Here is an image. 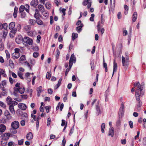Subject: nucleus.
Listing matches in <instances>:
<instances>
[{"instance_id": "1", "label": "nucleus", "mask_w": 146, "mask_h": 146, "mask_svg": "<svg viewBox=\"0 0 146 146\" xmlns=\"http://www.w3.org/2000/svg\"><path fill=\"white\" fill-rule=\"evenodd\" d=\"M144 84L143 83L140 84L139 82H138L137 83L134 84V86H136L137 87V89L136 91H137L138 92L140 93V96L142 97L144 94V91L143 90V86Z\"/></svg>"}, {"instance_id": "2", "label": "nucleus", "mask_w": 146, "mask_h": 146, "mask_svg": "<svg viewBox=\"0 0 146 146\" xmlns=\"http://www.w3.org/2000/svg\"><path fill=\"white\" fill-rule=\"evenodd\" d=\"M23 42L29 44V45H31L33 44V40L27 36H25L23 38Z\"/></svg>"}, {"instance_id": "3", "label": "nucleus", "mask_w": 146, "mask_h": 146, "mask_svg": "<svg viewBox=\"0 0 146 146\" xmlns=\"http://www.w3.org/2000/svg\"><path fill=\"white\" fill-rule=\"evenodd\" d=\"M122 62L123 66H124L126 67L127 66V63L128 62V60L129 58L127 57L125 59V58L122 56Z\"/></svg>"}, {"instance_id": "4", "label": "nucleus", "mask_w": 146, "mask_h": 146, "mask_svg": "<svg viewBox=\"0 0 146 146\" xmlns=\"http://www.w3.org/2000/svg\"><path fill=\"white\" fill-rule=\"evenodd\" d=\"M12 128L18 129L19 126V123L18 121H15L12 123L11 125Z\"/></svg>"}, {"instance_id": "5", "label": "nucleus", "mask_w": 146, "mask_h": 146, "mask_svg": "<svg viewBox=\"0 0 146 146\" xmlns=\"http://www.w3.org/2000/svg\"><path fill=\"white\" fill-rule=\"evenodd\" d=\"M16 41L18 44H19L22 42H23V38L21 35H18L16 38Z\"/></svg>"}, {"instance_id": "6", "label": "nucleus", "mask_w": 146, "mask_h": 146, "mask_svg": "<svg viewBox=\"0 0 146 146\" xmlns=\"http://www.w3.org/2000/svg\"><path fill=\"white\" fill-rule=\"evenodd\" d=\"M124 102H122L121 103V107L119 110V113L121 115H123L125 110L124 108Z\"/></svg>"}, {"instance_id": "7", "label": "nucleus", "mask_w": 146, "mask_h": 146, "mask_svg": "<svg viewBox=\"0 0 146 146\" xmlns=\"http://www.w3.org/2000/svg\"><path fill=\"white\" fill-rule=\"evenodd\" d=\"M4 115L6 118L8 119H10L12 118L11 115L7 110H5L4 112Z\"/></svg>"}, {"instance_id": "8", "label": "nucleus", "mask_w": 146, "mask_h": 146, "mask_svg": "<svg viewBox=\"0 0 146 146\" xmlns=\"http://www.w3.org/2000/svg\"><path fill=\"white\" fill-rule=\"evenodd\" d=\"M18 107L22 110H25L27 108L26 105L23 103H20L18 105Z\"/></svg>"}, {"instance_id": "9", "label": "nucleus", "mask_w": 146, "mask_h": 146, "mask_svg": "<svg viewBox=\"0 0 146 146\" xmlns=\"http://www.w3.org/2000/svg\"><path fill=\"white\" fill-rule=\"evenodd\" d=\"M34 17L37 19H40L41 17L39 13V11L37 9L35 10V13L34 15Z\"/></svg>"}, {"instance_id": "10", "label": "nucleus", "mask_w": 146, "mask_h": 146, "mask_svg": "<svg viewBox=\"0 0 146 146\" xmlns=\"http://www.w3.org/2000/svg\"><path fill=\"white\" fill-rule=\"evenodd\" d=\"M10 135L9 133H5L2 136V138L3 140H6L9 139L10 136Z\"/></svg>"}, {"instance_id": "11", "label": "nucleus", "mask_w": 146, "mask_h": 146, "mask_svg": "<svg viewBox=\"0 0 146 146\" xmlns=\"http://www.w3.org/2000/svg\"><path fill=\"white\" fill-rule=\"evenodd\" d=\"M6 85V82L5 81H3L0 84V88L1 89H5Z\"/></svg>"}, {"instance_id": "12", "label": "nucleus", "mask_w": 146, "mask_h": 146, "mask_svg": "<svg viewBox=\"0 0 146 146\" xmlns=\"http://www.w3.org/2000/svg\"><path fill=\"white\" fill-rule=\"evenodd\" d=\"M38 0H33L31 2L30 5L34 7H36L38 5Z\"/></svg>"}, {"instance_id": "13", "label": "nucleus", "mask_w": 146, "mask_h": 146, "mask_svg": "<svg viewBox=\"0 0 146 146\" xmlns=\"http://www.w3.org/2000/svg\"><path fill=\"white\" fill-rule=\"evenodd\" d=\"M96 110L97 115H98L101 113V111L100 110V107L98 105H96Z\"/></svg>"}, {"instance_id": "14", "label": "nucleus", "mask_w": 146, "mask_h": 146, "mask_svg": "<svg viewBox=\"0 0 146 146\" xmlns=\"http://www.w3.org/2000/svg\"><path fill=\"white\" fill-rule=\"evenodd\" d=\"M117 63L115 62V60H113V74L112 75V77L113 76L114 72H116L117 70Z\"/></svg>"}, {"instance_id": "15", "label": "nucleus", "mask_w": 146, "mask_h": 146, "mask_svg": "<svg viewBox=\"0 0 146 146\" xmlns=\"http://www.w3.org/2000/svg\"><path fill=\"white\" fill-rule=\"evenodd\" d=\"M137 91L138 90L135 91V96L136 100L138 101H140V97L141 96H140V93L138 92Z\"/></svg>"}, {"instance_id": "16", "label": "nucleus", "mask_w": 146, "mask_h": 146, "mask_svg": "<svg viewBox=\"0 0 146 146\" xmlns=\"http://www.w3.org/2000/svg\"><path fill=\"white\" fill-rule=\"evenodd\" d=\"M6 129V126L4 124L0 125V133H2L4 132Z\"/></svg>"}, {"instance_id": "17", "label": "nucleus", "mask_w": 146, "mask_h": 146, "mask_svg": "<svg viewBox=\"0 0 146 146\" xmlns=\"http://www.w3.org/2000/svg\"><path fill=\"white\" fill-rule=\"evenodd\" d=\"M12 56L14 59L18 58L20 56V53H17L14 52L12 54Z\"/></svg>"}, {"instance_id": "18", "label": "nucleus", "mask_w": 146, "mask_h": 146, "mask_svg": "<svg viewBox=\"0 0 146 146\" xmlns=\"http://www.w3.org/2000/svg\"><path fill=\"white\" fill-rule=\"evenodd\" d=\"M9 108L10 112L12 114L14 115L15 114V110L13 106H9Z\"/></svg>"}, {"instance_id": "19", "label": "nucleus", "mask_w": 146, "mask_h": 146, "mask_svg": "<svg viewBox=\"0 0 146 146\" xmlns=\"http://www.w3.org/2000/svg\"><path fill=\"white\" fill-rule=\"evenodd\" d=\"M114 135V130L112 127L110 128L109 131L108 135L113 137Z\"/></svg>"}, {"instance_id": "20", "label": "nucleus", "mask_w": 146, "mask_h": 146, "mask_svg": "<svg viewBox=\"0 0 146 146\" xmlns=\"http://www.w3.org/2000/svg\"><path fill=\"white\" fill-rule=\"evenodd\" d=\"M26 138L29 140H30L32 139L33 138V135L32 133L31 132L27 134Z\"/></svg>"}, {"instance_id": "21", "label": "nucleus", "mask_w": 146, "mask_h": 146, "mask_svg": "<svg viewBox=\"0 0 146 146\" xmlns=\"http://www.w3.org/2000/svg\"><path fill=\"white\" fill-rule=\"evenodd\" d=\"M83 25L82 24H81L80 26L77 27L76 28V30L78 33H80L82 30V28Z\"/></svg>"}, {"instance_id": "22", "label": "nucleus", "mask_w": 146, "mask_h": 146, "mask_svg": "<svg viewBox=\"0 0 146 146\" xmlns=\"http://www.w3.org/2000/svg\"><path fill=\"white\" fill-rule=\"evenodd\" d=\"M15 25V23L14 22H11L9 25V29H11L14 28Z\"/></svg>"}, {"instance_id": "23", "label": "nucleus", "mask_w": 146, "mask_h": 146, "mask_svg": "<svg viewBox=\"0 0 146 146\" xmlns=\"http://www.w3.org/2000/svg\"><path fill=\"white\" fill-rule=\"evenodd\" d=\"M12 99L10 96H8L7 97L6 99V102L9 106H10V104L12 101Z\"/></svg>"}, {"instance_id": "24", "label": "nucleus", "mask_w": 146, "mask_h": 146, "mask_svg": "<svg viewBox=\"0 0 146 146\" xmlns=\"http://www.w3.org/2000/svg\"><path fill=\"white\" fill-rule=\"evenodd\" d=\"M138 103L137 105V110L138 111H140L141 109L140 107L142 105V102L141 101H138Z\"/></svg>"}, {"instance_id": "25", "label": "nucleus", "mask_w": 146, "mask_h": 146, "mask_svg": "<svg viewBox=\"0 0 146 146\" xmlns=\"http://www.w3.org/2000/svg\"><path fill=\"white\" fill-rule=\"evenodd\" d=\"M137 17V13L136 12H134L133 15V19L132 21L134 22L136 20Z\"/></svg>"}, {"instance_id": "26", "label": "nucleus", "mask_w": 146, "mask_h": 146, "mask_svg": "<svg viewBox=\"0 0 146 146\" xmlns=\"http://www.w3.org/2000/svg\"><path fill=\"white\" fill-rule=\"evenodd\" d=\"M38 8L39 10L41 12L44 10V6L40 4H39L38 6Z\"/></svg>"}, {"instance_id": "27", "label": "nucleus", "mask_w": 146, "mask_h": 146, "mask_svg": "<svg viewBox=\"0 0 146 146\" xmlns=\"http://www.w3.org/2000/svg\"><path fill=\"white\" fill-rule=\"evenodd\" d=\"M25 91V88L23 86H21L19 88V92L21 94H22L24 93Z\"/></svg>"}, {"instance_id": "28", "label": "nucleus", "mask_w": 146, "mask_h": 146, "mask_svg": "<svg viewBox=\"0 0 146 146\" xmlns=\"http://www.w3.org/2000/svg\"><path fill=\"white\" fill-rule=\"evenodd\" d=\"M69 61L73 62H75L76 58L74 56V54H72L71 55Z\"/></svg>"}, {"instance_id": "29", "label": "nucleus", "mask_w": 146, "mask_h": 146, "mask_svg": "<svg viewBox=\"0 0 146 146\" xmlns=\"http://www.w3.org/2000/svg\"><path fill=\"white\" fill-rule=\"evenodd\" d=\"M0 74L4 77H6L7 76L5 71L1 68H0Z\"/></svg>"}, {"instance_id": "30", "label": "nucleus", "mask_w": 146, "mask_h": 146, "mask_svg": "<svg viewBox=\"0 0 146 146\" xmlns=\"http://www.w3.org/2000/svg\"><path fill=\"white\" fill-rule=\"evenodd\" d=\"M42 86H39L37 90V93H38V96H39L40 95V94L42 92Z\"/></svg>"}, {"instance_id": "31", "label": "nucleus", "mask_w": 146, "mask_h": 146, "mask_svg": "<svg viewBox=\"0 0 146 146\" xmlns=\"http://www.w3.org/2000/svg\"><path fill=\"white\" fill-rule=\"evenodd\" d=\"M2 90V92H1V95L3 96H6L7 94V91L6 89H1Z\"/></svg>"}, {"instance_id": "32", "label": "nucleus", "mask_w": 146, "mask_h": 146, "mask_svg": "<svg viewBox=\"0 0 146 146\" xmlns=\"http://www.w3.org/2000/svg\"><path fill=\"white\" fill-rule=\"evenodd\" d=\"M42 15L45 17H48V16L49 14L47 11H44L41 12Z\"/></svg>"}, {"instance_id": "33", "label": "nucleus", "mask_w": 146, "mask_h": 146, "mask_svg": "<svg viewBox=\"0 0 146 146\" xmlns=\"http://www.w3.org/2000/svg\"><path fill=\"white\" fill-rule=\"evenodd\" d=\"M78 35L77 33H73L72 34V40H74L76 38L78 37Z\"/></svg>"}, {"instance_id": "34", "label": "nucleus", "mask_w": 146, "mask_h": 146, "mask_svg": "<svg viewBox=\"0 0 146 146\" xmlns=\"http://www.w3.org/2000/svg\"><path fill=\"white\" fill-rule=\"evenodd\" d=\"M105 124L104 123H102L101 125V131L102 133H104V128L105 127Z\"/></svg>"}, {"instance_id": "35", "label": "nucleus", "mask_w": 146, "mask_h": 146, "mask_svg": "<svg viewBox=\"0 0 146 146\" xmlns=\"http://www.w3.org/2000/svg\"><path fill=\"white\" fill-rule=\"evenodd\" d=\"M15 129L14 128H12L10 129V131L11 133L13 134H16L17 133L16 129Z\"/></svg>"}, {"instance_id": "36", "label": "nucleus", "mask_w": 146, "mask_h": 146, "mask_svg": "<svg viewBox=\"0 0 146 146\" xmlns=\"http://www.w3.org/2000/svg\"><path fill=\"white\" fill-rule=\"evenodd\" d=\"M45 6L48 9H50L51 8V5L49 2L46 3Z\"/></svg>"}, {"instance_id": "37", "label": "nucleus", "mask_w": 146, "mask_h": 146, "mask_svg": "<svg viewBox=\"0 0 146 146\" xmlns=\"http://www.w3.org/2000/svg\"><path fill=\"white\" fill-rule=\"evenodd\" d=\"M9 66L11 68H13L14 67V64L13 63L12 60H9Z\"/></svg>"}, {"instance_id": "38", "label": "nucleus", "mask_w": 146, "mask_h": 146, "mask_svg": "<svg viewBox=\"0 0 146 146\" xmlns=\"http://www.w3.org/2000/svg\"><path fill=\"white\" fill-rule=\"evenodd\" d=\"M36 22L38 25H41L43 24V22L41 20H40L39 19L36 20Z\"/></svg>"}, {"instance_id": "39", "label": "nucleus", "mask_w": 146, "mask_h": 146, "mask_svg": "<svg viewBox=\"0 0 146 146\" xmlns=\"http://www.w3.org/2000/svg\"><path fill=\"white\" fill-rule=\"evenodd\" d=\"M3 29V28L5 30H7V29L8 25L7 23H4L2 24Z\"/></svg>"}, {"instance_id": "40", "label": "nucleus", "mask_w": 146, "mask_h": 146, "mask_svg": "<svg viewBox=\"0 0 146 146\" xmlns=\"http://www.w3.org/2000/svg\"><path fill=\"white\" fill-rule=\"evenodd\" d=\"M25 7L24 6L21 5L19 9V12L20 13L22 12L24 10Z\"/></svg>"}, {"instance_id": "41", "label": "nucleus", "mask_w": 146, "mask_h": 146, "mask_svg": "<svg viewBox=\"0 0 146 146\" xmlns=\"http://www.w3.org/2000/svg\"><path fill=\"white\" fill-rule=\"evenodd\" d=\"M5 53L6 54L7 58L8 60L9 59L10 57V54L8 51L7 50L5 51Z\"/></svg>"}, {"instance_id": "42", "label": "nucleus", "mask_w": 146, "mask_h": 146, "mask_svg": "<svg viewBox=\"0 0 146 146\" xmlns=\"http://www.w3.org/2000/svg\"><path fill=\"white\" fill-rule=\"evenodd\" d=\"M124 8L125 9V15L127 14L128 13V7L127 5H125L124 7Z\"/></svg>"}, {"instance_id": "43", "label": "nucleus", "mask_w": 146, "mask_h": 146, "mask_svg": "<svg viewBox=\"0 0 146 146\" xmlns=\"http://www.w3.org/2000/svg\"><path fill=\"white\" fill-rule=\"evenodd\" d=\"M29 22L30 24L34 25L35 24L36 22L34 20L31 19H29Z\"/></svg>"}, {"instance_id": "44", "label": "nucleus", "mask_w": 146, "mask_h": 146, "mask_svg": "<svg viewBox=\"0 0 146 146\" xmlns=\"http://www.w3.org/2000/svg\"><path fill=\"white\" fill-rule=\"evenodd\" d=\"M18 76L21 79H23V74L21 72H18Z\"/></svg>"}, {"instance_id": "45", "label": "nucleus", "mask_w": 146, "mask_h": 146, "mask_svg": "<svg viewBox=\"0 0 146 146\" xmlns=\"http://www.w3.org/2000/svg\"><path fill=\"white\" fill-rule=\"evenodd\" d=\"M39 55L38 53L37 52H34L33 54V56L36 58Z\"/></svg>"}, {"instance_id": "46", "label": "nucleus", "mask_w": 146, "mask_h": 146, "mask_svg": "<svg viewBox=\"0 0 146 146\" xmlns=\"http://www.w3.org/2000/svg\"><path fill=\"white\" fill-rule=\"evenodd\" d=\"M95 15L94 14H92L91 15V17L90 18V20L91 21H93Z\"/></svg>"}, {"instance_id": "47", "label": "nucleus", "mask_w": 146, "mask_h": 146, "mask_svg": "<svg viewBox=\"0 0 146 146\" xmlns=\"http://www.w3.org/2000/svg\"><path fill=\"white\" fill-rule=\"evenodd\" d=\"M19 60L20 61H24L26 60L25 56V55H23L21 56Z\"/></svg>"}, {"instance_id": "48", "label": "nucleus", "mask_w": 146, "mask_h": 146, "mask_svg": "<svg viewBox=\"0 0 146 146\" xmlns=\"http://www.w3.org/2000/svg\"><path fill=\"white\" fill-rule=\"evenodd\" d=\"M17 104H18V103L17 102L14 101H12L11 102V104H10V105L13 106V105L15 106V105H17Z\"/></svg>"}, {"instance_id": "49", "label": "nucleus", "mask_w": 146, "mask_h": 146, "mask_svg": "<svg viewBox=\"0 0 146 146\" xmlns=\"http://www.w3.org/2000/svg\"><path fill=\"white\" fill-rule=\"evenodd\" d=\"M17 31V29L16 28H14L13 29H11L10 31L11 33H13V34H15Z\"/></svg>"}, {"instance_id": "50", "label": "nucleus", "mask_w": 146, "mask_h": 146, "mask_svg": "<svg viewBox=\"0 0 146 146\" xmlns=\"http://www.w3.org/2000/svg\"><path fill=\"white\" fill-rule=\"evenodd\" d=\"M88 1H89L88 0H84V1L82 2V4L84 6H86L87 4Z\"/></svg>"}, {"instance_id": "51", "label": "nucleus", "mask_w": 146, "mask_h": 146, "mask_svg": "<svg viewBox=\"0 0 146 146\" xmlns=\"http://www.w3.org/2000/svg\"><path fill=\"white\" fill-rule=\"evenodd\" d=\"M0 106L4 108L6 107L5 104L3 102L1 101H0Z\"/></svg>"}, {"instance_id": "52", "label": "nucleus", "mask_w": 146, "mask_h": 146, "mask_svg": "<svg viewBox=\"0 0 146 146\" xmlns=\"http://www.w3.org/2000/svg\"><path fill=\"white\" fill-rule=\"evenodd\" d=\"M41 38V36L40 35H38L37 36L36 42L37 43H39L40 42Z\"/></svg>"}, {"instance_id": "53", "label": "nucleus", "mask_w": 146, "mask_h": 146, "mask_svg": "<svg viewBox=\"0 0 146 146\" xmlns=\"http://www.w3.org/2000/svg\"><path fill=\"white\" fill-rule=\"evenodd\" d=\"M15 52L16 53H19L20 51V49L18 48H16L15 49Z\"/></svg>"}, {"instance_id": "54", "label": "nucleus", "mask_w": 146, "mask_h": 146, "mask_svg": "<svg viewBox=\"0 0 146 146\" xmlns=\"http://www.w3.org/2000/svg\"><path fill=\"white\" fill-rule=\"evenodd\" d=\"M26 6L27 8H26L25 9V10L27 12L29 13V5L27 4L26 5Z\"/></svg>"}, {"instance_id": "55", "label": "nucleus", "mask_w": 146, "mask_h": 146, "mask_svg": "<svg viewBox=\"0 0 146 146\" xmlns=\"http://www.w3.org/2000/svg\"><path fill=\"white\" fill-rule=\"evenodd\" d=\"M68 27V24H66L64 26V33H65L66 32V29Z\"/></svg>"}, {"instance_id": "56", "label": "nucleus", "mask_w": 146, "mask_h": 146, "mask_svg": "<svg viewBox=\"0 0 146 146\" xmlns=\"http://www.w3.org/2000/svg\"><path fill=\"white\" fill-rule=\"evenodd\" d=\"M127 34V32L126 30H124L123 31V36H125Z\"/></svg>"}, {"instance_id": "57", "label": "nucleus", "mask_w": 146, "mask_h": 146, "mask_svg": "<svg viewBox=\"0 0 146 146\" xmlns=\"http://www.w3.org/2000/svg\"><path fill=\"white\" fill-rule=\"evenodd\" d=\"M51 74H50V73L48 72H47L46 73V78L47 79H49L50 78V77Z\"/></svg>"}, {"instance_id": "58", "label": "nucleus", "mask_w": 146, "mask_h": 146, "mask_svg": "<svg viewBox=\"0 0 146 146\" xmlns=\"http://www.w3.org/2000/svg\"><path fill=\"white\" fill-rule=\"evenodd\" d=\"M3 36L4 37H5L7 35V30H5V31H4L3 32Z\"/></svg>"}, {"instance_id": "59", "label": "nucleus", "mask_w": 146, "mask_h": 146, "mask_svg": "<svg viewBox=\"0 0 146 146\" xmlns=\"http://www.w3.org/2000/svg\"><path fill=\"white\" fill-rule=\"evenodd\" d=\"M36 63L35 60L34 59H32L31 60V63L33 65L35 64Z\"/></svg>"}, {"instance_id": "60", "label": "nucleus", "mask_w": 146, "mask_h": 146, "mask_svg": "<svg viewBox=\"0 0 146 146\" xmlns=\"http://www.w3.org/2000/svg\"><path fill=\"white\" fill-rule=\"evenodd\" d=\"M121 124V122L120 120H118L116 122V125L117 126H119Z\"/></svg>"}, {"instance_id": "61", "label": "nucleus", "mask_w": 146, "mask_h": 146, "mask_svg": "<svg viewBox=\"0 0 146 146\" xmlns=\"http://www.w3.org/2000/svg\"><path fill=\"white\" fill-rule=\"evenodd\" d=\"M27 34L28 35L30 36H32L33 35V32L31 31H29L27 32Z\"/></svg>"}, {"instance_id": "62", "label": "nucleus", "mask_w": 146, "mask_h": 146, "mask_svg": "<svg viewBox=\"0 0 146 146\" xmlns=\"http://www.w3.org/2000/svg\"><path fill=\"white\" fill-rule=\"evenodd\" d=\"M46 111L47 113L49 112V110L50 109V107L49 106H47L45 107Z\"/></svg>"}, {"instance_id": "63", "label": "nucleus", "mask_w": 146, "mask_h": 146, "mask_svg": "<svg viewBox=\"0 0 146 146\" xmlns=\"http://www.w3.org/2000/svg\"><path fill=\"white\" fill-rule=\"evenodd\" d=\"M87 8L88 9L91 6L92 2L90 1H88V3Z\"/></svg>"}, {"instance_id": "64", "label": "nucleus", "mask_w": 146, "mask_h": 146, "mask_svg": "<svg viewBox=\"0 0 146 146\" xmlns=\"http://www.w3.org/2000/svg\"><path fill=\"white\" fill-rule=\"evenodd\" d=\"M143 144L146 146V137H144L143 138Z\"/></svg>"}]
</instances>
